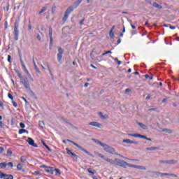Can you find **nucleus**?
I'll return each mask as SVG.
<instances>
[{
  "mask_svg": "<svg viewBox=\"0 0 179 179\" xmlns=\"http://www.w3.org/2000/svg\"><path fill=\"white\" fill-rule=\"evenodd\" d=\"M20 61L22 66V69H24V72L27 73L28 78L30 79V80H31V82H34V79L33 78V77H31V74H30V72H29V70H27V68H26V65H24V62H23L22 57L20 58Z\"/></svg>",
  "mask_w": 179,
  "mask_h": 179,
  "instance_id": "nucleus-2",
  "label": "nucleus"
},
{
  "mask_svg": "<svg viewBox=\"0 0 179 179\" xmlns=\"http://www.w3.org/2000/svg\"><path fill=\"white\" fill-rule=\"evenodd\" d=\"M138 124L139 127H141V128H143V129H148V126H146L143 123L138 122Z\"/></svg>",
  "mask_w": 179,
  "mask_h": 179,
  "instance_id": "nucleus-23",
  "label": "nucleus"
},
{
  "mask_svg": "<svg viewBox=\"0 0 179 179\" xmlns=\"http://www.w3.org/2000/svg\"><path fill=\"white\" fill-rule=\"evenodd\" d=\"M113 162H115V163L116 162L117 166H120V167H127V166L129 167V164L127 163V162L118 159H115Z\"/></svg>",
  "mask_w": 179,
  "mask_h": 179,
  "instance_id": "nucleus-5",
  "label": "nucleus"
},
{
  "mask_svg": "<svg viewBox=\"0 0 179 179\" xmlns=\"http://www.w3.org/2000/svg\"><path fill=\"white\" fill-rule=\"evenodd\" d=\"M4 151L5 148H3V147H0V153H3Z\"/></svg>",
  "mask_w": 179,
  "mask_h": 179,
  "instance_id": "nucleus-50",
  "label": "nucleus"
},
{
  "mask_svg": "<svg viewBox=\"0 0 179 179\" xmlns=\"http://www.w3.org/2000/svg\"><path fill=\"white\" fill-rule=\"evenodd\" d=\"M159 163L164 164H176V163H178V160H159Z\"/></svg>",
  "mask_w": 179,
  "mask_h": 179,
  "instance_id": "nucleus-9",
  "label": "nucleus"
},
{
  "mask_svg": "<svg viewBox=\"0 0 179 179\" xmlns=\"http://www.w3.org/2000/svg\"><path fill=\"white\" fill-rule=\"evenodd\" d=\"M15 41H17V40H19V35H15Z\"/></svg>",
  "mask_w": 179,
  "mask_h": 179,
  "instance_id": "nucleus-58",
  "label": "nucleus"
},
{
  "mask_svg": "<svg viewBox=\"0 0 179 179\" xmlns=\"http://www.w3.org/2000/svg\"><path fill=\"white\" fill-rule=\"evenodd\" d=\"M94 141L96 142V143H97L98 145H100V146H104V144L103 143H101L100 141L99 140H96V139H94Z\"/></svg>",
  "mask_w": 179,
  "mask_h": 179,
  "instance_id": "nucleus-30",
  "label": "nucleus"
},
{
  "mask_svg": "<svg viewBox=\"0 0 179 179\" xmlns=\"http://www.w3.org/2000/svg\"><path fill=\"white\" fill-rule=\"evenodd\" d=\"M145 2L147 3H149L150 5H152V1L151 0H145Z\"/></svg>",
  "mask_w": 179,
  "mask_h": 179,
  "instance_id": "nucleus-59",
  "label": "nucleus"
},
{
  "mask_svg": "<svg viewBox=\"0 0 179 179\" xmlns=\"http://www.w3.org/2000/svg\"><path fill=\"white\" fill-rule=\"evenodd\" d=\"M0 128H5V126L3 125V122H0Z\"/></svg>",
  "mask_w": 179,
  "mask_h": 179,
  "instance_id": "nucleus-52",
  "label": "nucleus"
},
{
  "mask_svg": "<svg viewBox=\"0 0 179 179\" xmlns=\"http://www.w3.org/2000/svg\"><path fill=\"white\" fill-rule=\"evenodd\" d=\"M22 169H23V164H18L17 165V169L20 171V170H22Z\"/></svg>",
  "mask_w": 179,
  "mask_h": 179,
  "instance_id": "nucleus-32",
  "label": "nucleus"
},
{
  "mask_svg": "<svg viewBox=\"0 0 179 179\" xmlns=\"http://www.w3.org/2000/svg\"><path fill=\"white\" fill-rule=\"evenodd\" d=\"M47 167H48V166H47L45 165H42L40 166L41 169H45H45H47Z\"/></svg>",
  "mask_w": 179,
  "mask_h": 179,
  "instance_id": "nucleus-60",
  "label": "nucleus"
},
{
  "mask_svg": "<svg viewBox=\"0 0 179 179\" xmlns=\"http://www.w3.org/2000/svg\"><path fill=\"white\" fill-rule=\"evenodd\" d=\"M102 148H103L105 152L110 153L111 155H115V149H114V148L106 144H104Z\"/></svg>",
  "mask_w": 179,
  "mask_h": 179,
  "instance_id": "nucleus-4",
  "label": "nucleus"
},
{
  "mask_svg": "<svg viewBox=\"0 0 179 179\" xmlns=\"http://www.w3.org/2000/svg\"><path fill=\"white\" fill-rule=\"evenodd\" d=\"M99 157H101V159H103L106 162L110 163V164H115V161H114L110 158H107V157H106V156L102 155L101 154H99Z\"/></svg>",
  "mask_w": 179,
  "mask_h": 179,
  "instance_id": "nucleus-11",
  "label": "nucleus"
},
{
  "mask_svg": "<svg viewBox=\"0 0 179 179\" xmlns=\"http://www.w3.org/2000/svg\"><path fill=\"white\" fill-rule=\"evenodd\" d=\"M8 97L10 99V100H12V101H13V96H12V94L8 93Z\"/></svg>",
  "mask_w": 179,
  "mask_h": 179,
  "instance_id": "nucleus-49",
  "label": "nucleus"
},
{
  "mask_svg": "<svg viewBox=\"0 0 179 179\" xmlns=\"http://www.w3.org/2000/svg\"><path fill=\"white\" fill-rule=\"evenodd\" d=\"M12 103L13 107H15V108L17 107V103L15 101H12Z\"/></svg>",
  "mask_w": 179,
  "mask_h": 179,
  "instance_id": "nucleus-48",
  "label": "nucleus"
},
{
  "mask_svg": "<svg viewBox=\"0 0 179 179\" xmlns=\"http://www.w3.org/2000/svg\"><path fill=\"white\" fill-rule=\"evenodd\" d=\"M20 80V83L23 84L24 87H25L27 90H30L31 93H33V91H31V89L30 88V83L29 82L27 77L24 76V78H22Z\"/></svg>",
  "mask_w": 179,
  "mask_h": 179,
  "instance_id": "nucleus-1",
  "label": "nucleus"
},
{
  "mask_svg": "<svg viewBox=\"0 0 179 179\" xmlns=\"http://www.w3.org/2000/svg\"><path fill=\"white\" fill-rule=\"evenodd\" d=\"M169 29H171V30H175L176 27H173L171 24H169Z\"/></svg>",
  "mask_w": 179,
  "mask_h": 179,
  "instance_id": "nucleus-56",
  "label": "nucleus"
},
{
  "mask_svg": "<svg viewBox=\"0 0 179 179\" xmlns=\"http://www.w3.org/2000/svg\"><path fill=\"white\" fill-rule=\"evenodd\" d=\"M2 5H4V6H6V10L8 12L9 10V3H3Z\"/></svg>",
  "mask_w": 179,
  "mask_h": 179,
  "instance_id": "nucleus-31",
  "label": "nucleus"
},
{
  "mask_svg": "<svg viewBox=\"0 0 179 179\" xmlns=\"http://www.w3.org/2000/svg\"><path fill=\"white\" fill-rule=\"evenodd\" d=\"M27 142L29 143V145H30V146L38 148V145L34 143V140L30 137H28Z\"/></svg>",
  "mask_w": 179,
  "mask_h": 179,
  "instance_id": "nucleus-12",
  "label": "nucleus"
},
{
  "mask_svg": "<svg viewBox=\"0 0 179 179\" xmlns=\"http://www.w3.org/2000/svg\"><path fill=\"white\" fill-rule=\"evenodd\" d=\"M49 37H50V40L52 38V28L51 27L49 28Z\"/></svg>",
  "mask_w": 179,
  "mask_h": 179,
  "instance_id": "nucleus-27",
  "label": "nucleus"
},
{
  "mask_svg": "<svg viewBox=\"0 0 179 179\" xmlns=\"http://www.w3.org/2000/svg\"><path fill=\"white\" fill-rule=\"evenodd\" d=\"M141 136L142 137H140V138H141V139H146V141H152V138H149L146 136L141 135Z\"/></svg>",
  "mask_w": 179,
  "mask_h": 179,
  "instance_id": "nucleus-35",
  "label": "nucleus"
},
{
  "mask_svg": "<svg viewBox=\"0 0 179 179\" xmlns=\"http://www.w3.org/2000/svg\"><path fill=\"white\" fill-rule=\"evenodd\" d=\"M83 22H85V18H83V20H81L80 21V26H83Z\"/></svg>",
  "mask_w": 179,
  "mask_h": 179,
  "instance_id": "nucleus-54",
  "label": "nucleus"
},
{
  "mask_svg": "<svg viewBox=\"0 0 179 179\" xmlns=\"http://www.w3.org/2000/svg\"><path fill=\"white\" fill-rule=\"evenodd\" d=\"M99 115H100L101 118H102V120H107V118H108V115H103V113L101 112H99Z\"/></svg>",
  "mask_w": 179,
  "mask_h": 179,
  "instance_id": "nucleus-19",
  "label": "nucleus"
},
{
  "mask_svg": "<svg viewBox=\"0 0 179 179\" xmlns=\"http://www.w3.org/2000/svg\"><path fill=\"white\" fill-rule=\"evenodd\" d=\"M41 143L43 145V146H45V148H46V149H48V150L49 152H52V150L51 148H50V147H48V145H47V144H45V142H44V141L41 140Z\"/></svg>",
  "mask_w": 179,
  "mask_h": 179,
  "instance_id": "nucleus-20",
  "label": "nucleus"
},
{
  "mask_svg": "<svg viewBox=\"0 0 179 179\" xmlns=\"http://www.w3.org/2000/svg\"><path fill=\"white\" fill-rule=\"evenodd\" d=\"M83 0H78L76 3H74L75 6V8L76 9V8H78V6H79V4H80L82 3Z\"/></svg>",
  "mask_w": 179,
  "mask_h": 179,
  "instance_id": "nucleus-29",
  "label": "nucleus"
},
{
  "mask_svg": "<svg viewBox=\"0 0 179 179\" xmlns=\"http://www.w3.org/2000/svg\"><path fill=\"white\" fill-rule=\"evenodd\" d=\"M109 36L111 38H113V37H114V34L113 33V30H110L109 32Z\"/></svg>",
  "mask_w": 179,
  "mask_h": 179,
  "instance_id": "nucleus-44",
  "label": "nucleus"
},
{
  "mask_svg": "<svg viewBox=\"0 0 179 179\" xmlns=\"http://www.w3.org/2000/svg\"><path fill=\"white\" fill-rule=\"evenodd\" d=\"M107 54H113V52L111 50L106 51L105 53H102V57H104V55H107Z\"/></svg>",
  "mask_w": 179,
  "mask_h": 179,
  "instance_id": "nucleus-38",
  "label": "nucleus"
},
{
  "mask_svg": "<svg viewBox=\"0 0 179 179\" xmlns=\"http://www.w3.org/2000/svg\"><path fill=\"white\" fill-rule=\"evenodd\" d=\"M17 76H18V78H20V80H21V79H22V78H24V76H22V73H17Z\"/></svg>",
  "mask_w": 179,
  "mask_h": 179,
  "instance_id": "nucleus-45",
  "label": "nucleus"
},
{
  "mask_svg": "<svg viewBox=\"0 0 179 179\" xmlns=\"http://www.w3.org/2000/svg\"><path fill=\"white\" fill-rule=\"evenodd\" d=\"M73 8L72 7H69V9H67L66 10V12L64 13V15L63 17V22L64 23H65V22H66V20L68 19V17L69 16V14L71 13V12H73Z\"/></svg>",
  "mask_w": 179,
  "mask_h": 179,
  "instance_id": "nucleus-7",
  "label": "nucleus"
},
{
  "mask_svg": "<svg viewBox=\"0 0 179 179\" xmlns=\"http://www.w3.org/2000/svg\"><path fill=\"white\" fill-rule=\"evenodd\" d=\"M12 150H7V156L8 157H10V156H12Z\"/></svg>",
  "mask_w": 179,
  "mask_h": 179,
  "instance_id": "nucleus-37",
  "label": "nucleus"
},
{
  "mask_svg": "<svg viewBox=\"0 0 179 179\" xmlns=\"http://www.w3.org/2000/svg\"><path fill=\"white\" fill-rule=\"evenodd\" d=\"M101 58H103V56H98L94 58V61L96 62H101Z\"/></svg>",
  "mask_w": 179,
  "mask_h": 179,
  "instance_id": "nucleus-24",
  "label": "nucleus"
},
{
  "mask_svg": "<svg viewBox=\"0 0 179 179\" xmlns=\"http://www.w3.org/2000/svg\"><path fill=\"white\" fill-rule=\"evenodd\" d=\"M159 149V147H150V148H147L146 150H157Z\"/></svg>",
  "mask_w": 179,
  "mask_h": 179,
  "instance_id": "nucleus-26",
  "label": "nucleus"
},
{
  "mask_svg": "<svg viewBox=\"0 0 179 179\" xmlns=\"http://www.w3.org/2000/svg\"><path fill=\"white\" fill-rule=\"evenodd\" d=\"M150 95L148 94L146 97H145V100H150Z\"/></svg>",
  "mask_w": 179,
  "mask_h": 179,
  "instance_id": "nucleus-63",
  "label": "nucleus"
},
{
  "mask_svg": "<svg viewBox=\"0 0 179 179\" xmlns=\"http://www.w3.org/2000/svg\"><path fill=\"white\" fill-rule=\"evenodd\" d=\"M20 128H22V129H24V128L26 127V125L24 124V123L21 122L20 123Z\"/></svg>",
  "mask_w": 179,
  "mask_h": 179,
  "instance_id": "nucleus-41",
  "label": "nucleus"
},
{
  "mask_svg": "<svg viewBox=\"0 0 179 179\" xmlns=\"http://www.w3.org/2000/svg\"><path fill=\"white\" fill-rule=\"evenodd\" d=\"M19 22H20V19H17L15 20L14 24V36H19Z\"/></svg>",
  "mask_w": 179,
  "mask_h": 179,
  "instance_id": "nucleus-6",
  "label": "nucleus"
},
{
  "mask_svg": "<svg viewBox=\"0 0 179 179\" xmlns=\"http://www.w3.org/2000/svg\"><path fill=\"white\" fill-rule=\"evenodd\" d=\"M66 150L67 152V155H69V156L72 155L73 152L71 150H69V148H66Z\"/></svg>",
  "mask_w": 179,
  "mask_h": 179,
  "instance_id": "nucleus-40",
  "label": "nucleus"
},
{
  "mask_svg": "<svg viewBox=\"0 0 179 179\" xmlns=\"http://www.w3.org/2000/svg\"><path fill=\"white\" fill-rule=\"evenodd\" d=\"M161 177H163V176H170L171 177H176L177 178V175L174 173H160Z\"/></svg>",
  "mask_w": 179,
  "mask_h": 179,
  "instance_id": "nucleus-17",
  "label": "nucleus"
},
{
  "mask_svg": "<svg viewBox=\"0 0 179 179\" xmlns=\"http://www.w3.org/2000/svg\"><path fill=\"white\" fill-rule=\"evenodd\" d=\"M0 178L1 179H13V176L8 173H3L0 171Z\"/></svg>",
  "mask_w": 179,
  "mask_h": 179,
  "instance_id": "nucleus-10",
  "label": "nucleus"
},
{
  "mask_svg": "<svg viewBox=\"0 0 179 179\" xmlns=\"http://www.w3.org/2000/svg\"><path fill=\"white\" fill-rule=\"evenodd\" d=\"M62 54H64V49L58 48L57 61L60 64H62Z\"/></svg>",
  "mask_w": 179,
  "mask_h": 179,
  "instance_id": "nucleus-8",
  "label": "nucleus"
},
{
  "mask_svg": "<svg viewBox=\"0 0 179 179\" xmlns=\"http://www.w3.org/2000/svg\"><path fill=\"white\" fill-rule=\"evenodd\" d=\"M12 57H10V55H8V61L9 62H12Z\"/></svg>",
  "mask_w": 179,
  "mask_h": 179,
  "instance_id": "nucleus-53",
  "label": "nucleus"
},
{
  "mask_svg": "<svg viewBox=\"0 0 179 179\" xmlns=\"http://www.w3.org/2000/svg\"><path fill=\"white\" fill-rule=\"evenodd\" d=\"M56 9H57V6H54L52 8V13H55Z\"/></svg>",
  "mask_w": 179,
  "mask_h": 179,
  "instance_id": "nucleus-47",
  "label": "nucleus"
},
{
  "mask_svg": "<svg viewBox=\"0 0 179 179\" xmlns=\"http://www.w3.org/2000/svg\"><path fill=\"white\" fill-rule=\"evenodd\" d=\"M122 142L123 143H130L131 145L134 143L135 145H138L137 141H131L130 139H124Z\"/></svg>",
  "mask_w": 179,
  "mask_h": 179,
  "instance_id": "nucleus-15",
  "label": "nucleus"
},
{
  "mask_svg": "<svg viewBox=\"0 0 179 179\" xmlns=\"http://www.w3.org/2000/svg\"><path fill=\"white\" fill-rule=\"evenodd\" d=\"M164 132H167V134H173V131L171 129H165L163 130Z\"/></svg>",
  "mask_w": 179,
  "mask_h": 179,
  "instance_id": "nucleus-36",
  "label": "nucleus"
},
{
  "mask_svg": "<svg viewBox=\"0 0 179 179\" xmlns=\"http://www.w3.org/2000/svg\"><path fill=\"white\" fill-rule=\"evenodd\" d=\"M37 38L39 41H41V36H40V34H37Z\"/></svg>",
  "mask_w": 179,
  "mask_h": 179,
  "instance_id": "nucleus-55",
  "label": "nucleus"
},
{
  "mask_svg": "<svg viewBox=\"0 0 179 179\" xmlns=\"http://www.w3.org/2000/svg\"><path fill=\"white\" fill-rule=\"evenodd\" d=\"M28 29L29 30H31V24H30V21L29 22Z\"/></svg>",
  "mask_w": 179,
  "mask_h": 179,
  "instance_id": "nucleus-61",
  "label": "nucleus"
},
{
  "mask_svg": "<svg viewBox=\"0 0 179 179\" xmlns=\"http://www.w3.org/2000/svg\"><path fill=\"white\" fill-rule=\"evenodd\" d=\"M53 171H55L57 174H61V171L59 169H54Z\"/></svg>",
  "mask_w": 179,
  "mask_h": 179,
  "instance_id": "nucleus-46",
  "label": "nucleus"
},
{
  "mask_svg": "<svg viewBox=\"0 0 179 179\" xmlns=\"http://www.w3.org/2000/svg\"><path fill=\"white\" fill-rule=\"evenodd\" d=\"M89 125H92V127H96V128H101V124L97 122H91L89 123Z\"/></svg>",
  "mask_w": 179,
  "mask_h": 179,
  "instance_id": "nucleus-14",
  "label": "nucleus"
},
{
  "mask_svg": "<svg viewBox=\"0 0 179 179\" xmlns=\"http://www.w3.org/2000/svg\"><path fill=\"white\" fill-rule=\"evenodd\" d=\"M88 173H90V174H92V176H94V172H93L91 169H88Z\"/></svg>",
  "mask_w": 179,
  "mask_h": 179,
  "instance_id": "nucleus-51",
  "label": "nucleus"
},
{
  "mask_svg": "<svg viewBox=\"0 0 179 179\" xmlns=\"http://www.w3.org/2000/svg\"><path fill=\"white\" fill-rule=\"evenodd\" d=\"M152 6L154 8H157L158 9H163V6L156 2L152 3Z\"/></svg>",
  "mask_w": 179,
  "mask_h": 179,
  "instance_id": "nucleus-18",
  "label": "nucleus"
},
{
  "mask_svg": "<svg viewBox=\"0 0 179 179\" xmlns=\"http://www.w3.org/2000/svg\"><path fill=\"white\" fill-rule=\"evenodd\" d=\"M6 166H8V167H10V169L13 168V162H8L6 164Z\"/></svg>",
  "mask_w": 179,
  "mask_h": 179,
  "instance_id": "nucleus-39",
  "label": "nucleus"
},
{
  "mask_svg": "<svg viewBox=\"0 0 179 179\" xmlns=\"http://www.w3.org/2000/svg\"><path fill=\"white\" fill-rule=\"evenodd\" d=\"M0 169H6V163L5 162L0 163Z\"/></svg>",
  "mask_w": 179,
  "mask_h": 179,
  "instance_id": "nucleus-28",
  "label": "nucleus"
},
{
  "mask_svg": "<svg viewBox=\"0 0 179 179\" xmlns=\"http://www.w3.org/2000/svg\"><path fill=\"white\" fill-rule=\"evenodd\" d=\"M47 9H48V7H43L41 10H42V11L45 12V10H47Z\"/></svg>",
  "mask_w": 179,
  "mask_h": 179,
  "instance_id": "nucleus-57",
  "label": "nucleus"
},
{
  "mask_svg": "<svg viewBox=\"0 0 179 179\" xmlns=\"http://www.w3.org/2000/svg\"><path fill=\"white\" fill-rule=\"evenodd\" d=\"M129 136H133L134 138H141V134H127Z\"/></svg>",
  "mask_w": 179,
  "mask_h": 179,
  "instance_id": "nucleus-21",
  "label": "nucleus"
},
{
  "mask_svg": "<svg viewBox=\"0 0 179 179\" xmlns=\"http://www.w3.org/2000/svg\"><path fill=\"white\" fill-rule=\"evenodd\" d=\"M129 167H131L133 169H138V170H146V167L143 166H138V165H134V164H129Z\"/></svg>",
  "mask_w": 179,
  "mask_h": 179,
  "instance_id": "nucleus-13",
  "label": "nucleus"
},
{
  "mask_svg": "<svg viewBox=\"0 0 179 179\" xmlns=\"http://www.w3.org/2000/svg\"><path fill=\"white\" fill-rule=\"evenodd\" d=\"M38 124H39V127H41V128H42V129H44L45 124H44L43 121H39Z\"/></svg>",
  "mask_w": 179,
  "mask_h": 179,
  "instance_id": "nucleus-34",
  "label": "nucleus"
},
{
  "mask_svg": "<svg viewBox=\"0 0 179 179\" xmlns=\"http://www.w3.org/2000/svg\"><path fill=\"white\" fill-rule=\"evenodd\" d=\"M46 173H48L49 174H54V169L51 166H48L45 169Z\"/></svg>",
  "mask_w": 179,
  "mask_h": 179,
  "instance_id": "nucleus-16",
  "label": "nucleus"
},
{
  "mask_svg": "<svg viewBox=\"0 0 179 179\" xmlns=\"http://www.w3.org/2000/svg\"><path fill=\"white\" fill-rule=\"evenodd\" d=\"M67 142L72 143L73 145H74V146H76V148H78L80 149V150H82V152H84V153H86V155H87L88 156H92V154H90L89 152V151L85 150V148H83V147H82L79 144H78V143H75L74 141H72L69 139H67Z\"/></svg>",
  "mask_w": 179,
  "mask_h": 179,
  "instance_id": "nucleus-3",
  "label": "nucleus"
},
{
  "mask_svg": "<svg viewBox=\"0 0 179 179\" xmlns=\"http://www.w3.org/2000/svg\"><path fill=\"white\" fill-rule=\"evenodd\" d=\"M33 62L36 71L38 72V73H40V69H38V67H37V64H36V61H34V59H33Z\"/></svg>",
  "mask_w": 179,
  "mask_h": 179,
  "instance_id": "nucleus-22",
  "label": "nucleus"
},
{
  "mask_svg": "<svg viewBox=\"0 0 179 179\" xmlns=\"http://www.w3.org/2000/svg\"><path fill=\"white\" fill-rule=\"evenodd\" d=\"M156 108H150L148 109V111H156Z\"/></svg>",
  "mask_w": 179,
  "mask_h": 179,
  "instance_id": "nucleus-64",
  "label": "nucleus"
},
{
  "mask_svg": "<svg viewBox=\"0 0 179 179\" xmlns=\"http://www.w3.org/2000/svg\"><path fill=\"white\" fill-rule=\"evenodd\" d=\"M52 38L50 39V47H49V50H52Z\"/></svg>",
  "mask_w": 179,
  "mask_h": 179,
  "instance_id": "nucleus-43",
  "label": "nucleus"
},
{
  "mask_svg": "<svg viewBox=\"0 0 179 179\" xmlns=\"http://www.w3.org/2000/svg\"><path fill=\"white\" fill-rule=\"evenodd\" d=\"M19 134L20 135H22V134H29V131L26 130V129H20L19 130Z\"/></svg>",
  "mask_w": 179,
  "mask_h": 179,
  "instance_id": "nucleus-25",
  "label": "nucleus"
},
{
  "mask_svg": "<svg viewBox=\"0 0 179 179\" xmlns=\"http://www.w3.org/2000/svg\"><path fill=\"white\" fill-rule=\"evenodd\" d=\"M26 160H27L26 157H24V156H21V157H20V161L22 162V163H26Z\"/></svg>",
  "mask_w": 179,
  "mask_h": 179,
  "instance_id": "nucleus-33",
  "label": "nucleus"
},
{
  "mask_svg": "<svg viewBox=\"0 0 179 179\" xmlns=\"http://www.w3.org/2000/svg\"><path fill=\"white\" fill-rule=\"evenodd\" d=\"M71 157H73V159H78V155H76V154H75V153H71Z\"/></svg>",
  "mask_w": 179,
  "mask_h": 179,
  "instance_id": "nucleus-42",
  "label": "nucleus"
},
{
  "mask_svg": "<svg viewBox=\"0 0 179 179\" xmlns=\"http://www.w3.org/2000/svg\"><path fill=\"white\" fill-rule=\"evenodd\" d=\"M47 67H48V69L50 73H51V69H50V64H48Z\"/></svg>",
  "mask_w": 179,
  "mask_h": 179,
  "instance_id": "nucleus-62",
  "label": "nucleus"
}]
</instances>
